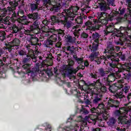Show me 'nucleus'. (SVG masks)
Wrapping results in <instances>:
<instances>
[{"instance_id": "35", "label": "nucleus", "mask_w": 131, "mask_h": 131, "mask_svg": "<svg viewBox=\"0 0 131 131\" xmlns=\"http://www.w3.org/2000/svg\"><path fill=\"white\" fill-rule=\"evenodd\" d=\"M5 63L3 62V60L0 59V78H5L6 76V73L2 72V69L4 68Z\"/></svg>"}, {"instance_id": "14", "label": "nucleus", "mask_w": 131, "mask_h": 131, "mask_svg": "<svg viewBox=\"0 0 131 131\" xmlns=\"http://www.w3.org/2000/svg\"><path fill=\"white\" fill-rule=\"evenodd\" d=\"M68 20L73 21L74 19H71L68 16L67 14H64V15H61V24L64 25V27L67 28V29H69V28H71L72 26V23L70 21H68Z\"/></svg>"}, {"instance_id": "29", "label": "nucleus", "mask_w": 131, "mask_h": 131, "mask_svg": "<svg viewBox=\"0 0 131 131\" xmlns=\"http://www.w3.org/2000/svg\"><path fill=\"white\" fill-rule=\"evenodd\" d=\"M80 27H81V26L78 25H76L75 26H74L73 27V29H75V32H74V35L75 37H77V38H78V36H79L78 34H79V31H81V29L78 28H80Z\"/></svg>"}, {"instance_id": "43", "label": "nucleus", "mask_w": 131, "mask_h": 131, "mask_svg": "<svg viewBox=\"0 0 131 131\" xmlns=\"http://www.w3.org/2000/svg\"><path fill=\"white\" fill-rule=\"evenodd\" d=\"M17 53L19 56H26L27 55L25 49H17Z\"/></svg>"}, {"instance_id": "49", "label": "nucleus", "mask_w": 131, "mask_h": 131, "mask_svg": "<svg viewBox=\"0 0 131 131\" xmlns=\"http://www.w3.org/2000/svg\"><path fill=\"white\" fill-rule=\"evenodd\" d=\"M6 32L5 31H1L0 32V40L3 41L6 39Z\"/></svg>"}, {"instance_id": "4", "label": "nucleus", "mask_w": 131, "mask_h": 131, "mask_svg": "<svg viewBox=\"0 0 131 131\" xmlns=\"http://www.w3.org/2000/svg\"><path fill=\"white\" fill-rule=\"evenodd\" d=\"M21 0H13L12 2H9V4L11 6L10 7H9L8 9L6 10V12L8 15H11L12 13V16L13 17H16L18 19L25 17L24 10L19 9L17 13H16V7L19 6Z\"/></svg>"}, {"instance_id": "45", "label": "nucleus", "mask_w": 131, "mask_h": 131, "mask_svg": "<svg viewBox=\"0 0 131 131\" xmlns=\"http://www.w3.org/2000/svg\"><path fill=\"white\" fill-rule=\"evenodd\" d=\"M75 23H77L78 25H82L83 23L82 18L80 16H78L77 19H75Z\"/></svg>"}, {"instance_id": "20", "label": "nucleus", "mask_w": 131, "mask_h": 131, "mask_svg": "<svg viewBox=\"0 0 131 131\" xmlns=\"http://www.w3.org/2000/svg\"><path fill=\"white\" fill-rule=\"evenodd\" d=\"M48 57L46 58V60H44L42 61V63L45 64V65H47V66H45L46 68H48V66H52L54 63V61H53V55L52 53L47 54Z\"/></svg>"}, {"instance_id": "60", "label": "nucleus", "mask_w": 131, "mask_h": 131, "mask_svg": "<svg viewBox=\"0 0 131 131\" xmlns=\"http://www.w3.org/2000/svg\"><path fill=\"white\" fill-rule=\"evenodd\" d=\"M54 73L56 75V76H58L59 75V71H58V69L57 68H54Z\"/></svg>"}, {"instance_id": "24", "label": "nucleus", "mask_w": 131, "mask_h": 131, "mask_svg": "<svg viewBox=\"0 0 131 131\" xmlns=\"http://www.w3.org/2000/svg\"><path fill=\"white\" fill-rule=\"evenodd\" d=\"M29 52L30 54H31V59L32 60L33 62H36V61H37L36 59V56H38V54H39V51L37 50V47H36V50L30 49ZM35 55L36 56H35Z\"/></svg>"}, {"instance_id": "52", "label": "nucleus", "mask_w": 131, "mask_h": 131, "mask_svg": "<svg viewBox=\"0 0 131 131\" xmlns=\"http://www.w3.org/2000/svg\"><path fill=\"white\" fill-rule=\"evenodd\" d=\"M116 54L117 55L115 54V55H114V56H111V59H113V58L115 59H118V58L117 57H120V56H122V55H123L122 52H120L118 53H117V52H116Z\"/></svg>"}, {"instance_id": "39", "label": "nucleus", "mask_w": 131, "mask_h": 131, "mask_svg": "<svg viewBox=\"0 0 131 131\" xmlns=\"http://www.w3.org/2000/svg\"><path fill=\"white\" fill-rule=\"evenodd\" d=\"M11 28L12 29L11 31L12 33H18L19 31H20L19 27H18L15 25H13Z\"/></svg>"}, {"instance_id": "51", "label": "nucleus", "mask_w": 131, "mask_h": 131, "mask_svg": "<svg viewBox=\"0 0 131 131\" xmlns=\"http://www.w3.org/2000/svg\"><path fill=\"white\" fill-rule=\"evenodd\" d=\"M31 32H32V31L30 29H24V34H25V35H30V36H31V35H32V34H31Z\"/></svg>"}, {"instance_id": "18", "label": "nucleus", "mask_w": 131, "mask_h": 131, "mask_svg": "<svg viewBox=\"0 0 131 131\" xmlns=\"http://www.w3.org/2000/svg\"><path fill=\"white\" fill-rule=\"evenodd\" d=\"M54 2L55 4L53 5L52 3V5L50 6V8L49 7V9H50L51 12H58L62 8V6H61L62 0H54Z\"/></svg>"}, {"instance_id": "34", "label": "nucleus", "mask_w": 131, "mask_h": 131, "mask_svg": "<svg viewBox=\"0 0 131 131\" xmlns=\"http://www.w3.org/2000/svg\"><path fill=\"white\" fill-rule=\"evenodd\" d=\"M21 42L20 41V40L17 38H14L12 41V43L14 47H15L16 50H19L20 48L19 46H20V43Z\"/></svg>"}, {"instance_id": "19", "label": "nucleus", "mask_w": 131, "mask_h": 131, "mask_svg": "<svg viewBox=\"0 0 131 131\" xmlns=\"http://www.w3.org/2000/svg\"><path fill=\"white\" fill-rule=\"evenodd\" d=\"M91 111L92 113H105L106 112V109L105 108V105L103 103H100L98 104V106L96 108L95 107H93L91 108Z\"/></svg>"}, {"instance_id": "15", "label": "nucleus", "mask_w": 131, "mask_h": 131, "mask_svg": "<svg viewBox=\"0 0 131 131\" xmlns=\"http://www.w3.org/2000/svg\"><path fill=\"white\" fill-rule=\"evenodd\" d=\"M62 13H63V14H61L59 16L53 15L51 17L50 19H49V23L51 25H55V24H60V23H61L62 15H64V12Z\"/></svg>"}, {"instance_id": "54", "label": "nucleus", "mask_w": 131, "mask_h": 131, "mask_svg": "<svg viewBox=\"0 0 131 131\" xmlns=\"http://www.w3.org/2000/svg\"><path fill=\"white\" fill-rule=\"evenodd\" d=\"M84 99H85V101H84L85 104H86V105H90V106L93 105V102L92 100H90V99H85V98H84Z\"/></svg>"}, {"instance_id": "10", "label": "nucleus", "mask_w": 131, "mask_h": 131, "mask_svg": "<svg viewBox=\"0 0 131 131\" xmlns=\"http://www.w3.org/2000/svg\"><path fill=\"white\" fill-rule=\"evenodd\" d=\"M28 41L30 42V45L31 46H34V50H36V48H37V50H38V47L41 46V43H38L39 39L34 35L32 34L31 36L27 38Z\"/></svg>"}, {"instance_id": "61", "label": "nucleus", "mask_w": 131, "mask_h": 131, "mask_svg": "<svg viewBox=\"0 0 131 131\" xmlns=\"http://www.w3.org/2000/svg\"><path fill=\"white\" fill-rule=\"evenodd\" d=\"M71 91L72 92V93L73 94V93H74V92H75L76 93V95H77V94H80V92L79 91H78V90H77V89L75 88V89H72L71 90Z\"/></svg>"}, {"instance_id": "22", "label": "nucleus", "mask_w": 131, "mask_h": 131, "mask_svg": "<svg viewBox=\"0 0 131 131\" xmlns=\"http://www.w3.org/2000/svg\"><path fill=\"white\" fill-rule=\"evenodd\" d=\"M35 3L30 4V9L31 12L34 13L36 11H39V8H38V5L40 2L39 0H36Z\"/></svg>"}, {"instance_id": "26", "label": "nucleus", "mask_w": 131, "mask_h": 131, "mask_svg": "<svg viewBox=\"0 0 131 131\" xmlns=\"http://www.w3.org/2000/svg\"><path fill=\"white\" fill-rule=\"evenodd\" d=\"M102 98H103V95L99 93L97 94L94 99L92 101V105H96V104H98L100 101H102Z\"/></svg>"}, {"instance_id": "11", "label": "nucleus", "mask_w": 131, "mask_h": 131, "mask_svg": "<svg viewBox=\"0 0 131 131\" xmlns=\"http://www.w3.org/2000/svg\"><path fill=\"white\" fill-rule=\"evenodd\" d=\"M40 24V23L38 20L33 21V24L30 25L31 31L35 34H39V33H40V29L39 28Z\"/></svg>"}, {"instance_id": "28", "label": "nucleus", "mask_w": 131, "mask_h": 131, "mask_svg": "<svg viewBox=\"0 0 131 131\" xmlns=\"http://www.w3.org/2000/svg\"><path fill=\"white\" fill-rule=\"evenodd\" d=\"M99 43L100 42H95L93 43L92 45H89V49H90L91 51H98V48H99Z\"/></svg>"}, {"instance_id": "12", "label": "nucleus", "mask_w": 131, "mask_h": 131, "mask_svg": "<svg viewBox=\"0 0 131 131\" xmlns=\"http://www.w3.org/2000/svg\"><path fill=\"white\" fill-rule=\"evenodd\" d=\"M116 77H115V74L112 73L107 75V77H104L102 80V82L104 85H109V84L112 83L113 81H115Z\"/></svg>"}, {"instance_id": "27", "label": "nucleus", "mask_w": 131, "mask_h": 131, "mask_svg": "<svg viewBox=\"0 0 131 131\" xmlns=\"http://www.w3.org/2000/svg\"><path fill=\"white\" fill-rule=\"evenodd\" d=\"M26 57L24 58L23 59V63L24 65H25V64H30L28 63L31 61V53H29L28 54H27Z\"/></svg>"}, {"instance_id": "46", "label": "nucleus", "mask_w": 131, "mask_h": 131, "mask_svg": "<svg viewBox=\"0 0 131 131\" xmlns=\"http://www.w3.org/2000/svg\"><path fill=\"white\" fill-rule=\"evenodd\" d=\"M81 114H83L84 115H86L89 114V112L88 110L83 107V105L81 106V109H80Z\"/></svg>"}, {"instance_id": "16", "label": "nucleus", "mask_w": 131, "mask_h": 131, "mask_svg": "<svg viewBox=\"0 0 131 131\" xmlns=\"http://www.w3.org/2000/svg\"><path fill=\"white\" fill-rule=\"evenodd\" d=\"M97 4L99 7V9L101 12L105 13L107 10H110V6L107 4V2L104 0H98Z\"/></svg>"}, {"instance_id": "57", "label": "nucleus", "mask_w": 131, "mask_h": 131, "mask_svg": "<svg viewBox=\"0 0 131 131\" xmlns=\"http://www.w3.org/2000/svg\"><path fill=\"white\" fill-rule=\"evenodd\" d=\"M5 52L6 49L0 48V58L3 56V55H4V54H5Z\"/></svg>"}, {"instance_id": "21", "label": "nucleus", "mask_w": 131, "mask_h": 131, "mask_svg": "<svg viewBox=\"0 0 131 131\" xmlns=\"http://www.w3.org/2000/svg\"><path fill=\"white\" fill-rule=\"evenodd\" d=\"M126 10V9L125 8H123L122 9L121 8H120V9H119V12L116 11H115L114 12H112L111 13V16H113L114 19H116V17H117V16H119V15H120V16H123V15L125 14Z\"/></svg>"}, {"instance_id": "38", "label": "nucleus", "mask_w": 131, "mask_h": 131, "mask_svg": "<svg viewBox=\"0 0 131 131\" xmlns=\"http://www.w3.org/2000/svg\"><path fill=\"white\" fill-rule=\"evenodd\" d=\"M107 90H108V86L107 85H105L103 83V85L102 86V85H101V87L100 89L99 90V94H102L101 93L105 94V93L107 92Z\"/></svg>"}, {"instance_id": "17", "label": "nucleus", "mask_w": 131, "mask_h": 131, "mask_svg": "<svg viewBox=\"0 0 131 131\" xmlns=\"http://www.w3.org/2000/svg\"><path fill=\"white\" fill-rule=\"evenodd\" d=\"M59 41L58 39H57V35H51L49 39L46 40L45 42V46L46 48H50L54 45V42H57Z\"/></svg>"}, {"instance_id": "3", "label": "nucleus", "mask_w": 131, "mask_h": 131, "mask_svg": "<svg viewBox=\"0 0 131 131\" xmlns=\"http://www.w3.org/2000/svg\"><path fill=\"white\" fill-rule=\"evenodd\" d=\"M108 90H109L111 93H113V94H115V96L117 99H122L124 95H123V93L124 94H126L128 93V91H129V86H125L123 88L122 85H120L118 83L112 84L111 83L109 85H106Z\"/></svg>"}, {"instance_id": "33", "label": "nucleus", "mask_w": 131, "mask_h": 131, "mask_svg": "<svg viewBox=\"0 0 131 131\" xmlns=\"http://www.w3.org/2000/svg\"><path fill=\"white\" fill-rule=\"evenodd\" d=\"M100 34L97 32H95L92 34V38L95 42H100Z\"/></svg>"}, {"instance_id": "56", "label": "nucleus", "mask_w": 131, "mask_h": 131, "mask_svg": "<svg viewBox=\"0 0 131 131\" xmlns=\"http://www.w3.org/2000/svg\"><path fill=\"white\" fill-rule=\"evenodd\" d=\"M81 38H88V37H89V34H88L86 33L83 32L81 34Z\"/></svg>"}, {"instance_id": "9", "label": "nucleus", "mask_w": 131, "mask_h": 131, "mask_svg": "<svg viewBox=\"0 0 131 131\" xmlns=\"http://www.w3.org/2000/svg\"><path fill=\"white\" fill-rule=\"evenodd\" d=\"M104 54H105L106 61L110 60L112 56H114L115 54L116 56H117V54L115 53V46L112 44H109L106 49L104 50Z\"/></svg>"}, {"instance_id": "7", "label": "nucleus", "mask_w": 131, "mask_h": 131, "mask_svg": "<svg viewBox=\"0 0 131 131\" xmlns=\"http://www.w3.org/2000/svg\"><path fill=\"white\" fill-rule=\"evenodd\" d=\"M78 10H79V7L76 4L74 6H71L68 9H64L63 13L65 15H67L71 20H74L75 16L78 15Z\"/></svg>"}, {"instance_id": "23", "label": "nucleus", "mask_w": 131, "mask_h": 131, "mask_svg": "<svg viewBox=\"0 0 131 131\" xmlns=\"http://www.w3.org/2000/svg\"><path fill=\"white\" fill-rule=\"evenodd\" d=\"M108 105L110 107H114L116 109H118L119 108V105H120V102L118 100L110 99L108 101Z\"/></svg>"}, {"instance_id": "40", "label": "nucleus", "mask_w": 131, "mask_h": 131, "mask_svg": "<svg viewBox=\"0 0 131 131\" xmlns=\"http://www.w3.org/2000/svg\"><path fill=\"white\" fill-rule=\"evenodd\" d=\"M116 119L115 118L112 117L109 120L108 125L110 126H113L116 123Z\"/></svg>"}, {"instance_id": "55", "label": "nucleus", "mask_w": 131, "mask_h": 131, "mask_svg": "<svg viewBox=\"0 0 131 131\" xmlns=\"http://www.w3.org/2000/svg\"><path fill=\"white\" fill-rule=\"evenodd\" d=\"M91 119L92 121V123H93V124H96V123H97V120H98V116H95L93 118L91 117Z\"/></svg>"}, {"instance_id": "32", "label": "nucleus", "mask_w": 131, "mask_h": 131, "mask_svg": "<svg viewBox=\"0 0 131 131\" xmlns=\"http://www.w3.org/2000/svg\"><path fill=\"white\" fill-rule=\"evenodd\" d=\"M64 37L67 42H69V43H74V42H75V39H76L74 37L73 38L72 36H70V35H65Z\"/></svg>"}, {"instance_id": "58", "label": "nucleus", "mask_w": 131, "mask_h": 131, "mask_svg": "<svg viewBox=\"0 0 131 131\" xmlns=\"http://www.w3.org/2000/svg\"><path fill=\"white\" fill-rule=\"evenodd\" d=\"M15 48H16L15 46H14L12 45L11 48V51H9V52L11 54V57H14V54L12 53V52H14V51H15V49L16 50Z\"/></svg>"}, {"instance_id": "2", "label": "nucleus", "mask_w": 131, "mask_h": 131, "mask_svg": "<svg viewBox=\"0 0 131 131\" xmlns=\"http://www.w3.org/2000/svg\"><path fill=\"white\" fill-rule=\"evenodd\" d=\"M46 66H48V64H43L42 62L36 63V67L32 68L30 64H25L23 66V68L25 70L24 72L25 74L30 75L31 77H34L36 74V72H41V75H43L44 73H46L50 77V76H53L54 74L51 69H43L42 72L40 71L39 68H47Z\"/></svg>"}, {"instance_id": "63", "label": "nucleus", "mask_w": 131, "mask_h": 131, "mask_svg": "<svg viewBox=\"0 0 131 131\" xmlns=\"http://www.w3.org/2000/svg\"><path fill=\"white\" fill-rule=\"evenodd\" d=\"M91 1L92 0H83V5H85V6H88V5H89V4H90V3Z\"/></svg>"}, {"instance_id": "47", "label": "nucleus", "mask_w": 131, "mask_h": 131, "mask_svg": "<svg viewBox=\"0 0 131 131\" xmlns=\"http://www.w3.org/2000/svg\"><path fill=\"white\" fill-rule=\"evenodd\" d=\"M98 72L99 74V75L101 76V77H104L106 75V72H105V70H104V69L100 68L98 70Z\"/></svg>"}, {"instance_id": "62", "label": "nucleus", "mask_w": 131, "mask_h": 131, "mask_svg": "<svg viewBox=\"0 0 131 131\" xmlns=\"http://www.w3.org/2000/svg\"><path fill=\"white\" fill-rule=\"evenodd\" d=\"M85 25L86 26H92L93 25V22L90 21V20H88L85 23Z\"/></svg>"}, {"instance_id": "44", "label": "nucleus", "mask_w": 131, "mask_h": 131, "mask_svg": "<svg viewBox=\"0 0 131 131\" xmlns=\"http://www.w3.org/2000/svg\"><path fill=\"white\" fill-rule=\"evenodd\" d=\"M45 7H51L52 6V2L50 0H42Z\"/></svg>"}, {"instance_id": "8", "label": "nucleus", "mask_w": 131, "mask_h": 131, "mask_svg": "<svg viewBox=\"0 0 131 131\" xmlns=\"http://www.w3.org/2000/svg\"><path fill=\"white\" fill-rule=\"evenodd\" d=\"M89 58L92 61H95L99 65L103 61V63L106 64V56H102L100 57V52L98 51H91Z\"/></svg>"}, {"instance_id": "48", "label": "nucleus", "mask_w": 131, "mask_h": 131, "mask_svg": "<svg viewBox=\"0 0 131 131\" xmlns=\"http://www.w3.org/2000/svg\"><path fill=\"white\" fill-rule=\"evenodd\" d=\"M5 46H6L5 47V50H8V52H11V50H12L11 48L13 45L11 44L10 42L5 43Z\"/></svg>"}, {"instance_id": "36", "label": "nucleus", "mask_w": 131, "mask_h": 131, "mask_svg": "<svg viewBox=\"0 0 131 131\" xmlns=\"http://www.w3.org/2000/svg\"><path fill=\"white\" fill-rule=\"evenodd\" d=\"M18 19L19 20V22H20L21 24H23L24 25H28L29 21H28V20L27 19V17L26 16H24L23 17H20Z\"/></svg>"}, {"instance_id": "41", "label": "nucleus", "mask_w": 131, "mask_h": 131, "mask_svg": "<svg viewBox=\"0 0 131 131\" xmlns=\"http://www.w3.org/2000/svg\"><path fill=\"white\" fill-rule=\"evenodd\" d=\"M95 85H102V83L100 82V79L97 80L95 83L90 84L88 86H92V89H93L95 88Z\"/></svg>"}, {"instance_id": "13", "label": "nucleus", "mask_w": 131, "mask_h": 131, "mask_svg": "<svg viewBox=\"0 0 131 131\" xmlns=\"http://www.w3.org/2000/svg\"><path fill=\"white\" fill-rule=\"evenodd\" d=\"M115 32L120 33L121 36H125V37H129L130 38L131 36V28L124 27H123L122 30L119 31L117 29V31L115 30Z\"/></svg>"}, {"instance_id": "31", "label": "nucleus", "mask_w": 131, "mask_h": 131, "mask_svg": "<svg viewBox=\"0 0 131 131\" xmlns=\"http://www.w3.org/2000/svg\"><path fill=\"white\" fill-rule=\"evenodd\" d=\"M110 60L112 61V63H110V66L112 67V68H115L117 66L116 63H118V62H119V58H113L112 59L110 58ZM115 62H116V63H115Z\"/></svg>"}, {"instance_id": "42", "label": "nucleus", "mask_w": 131, "mask_h": 131, "mask_svg": "<svg viewBox=\"0 0 131 131\" xmlns=\"http://www.w3.org/2000/svg\"><path fill=\"white\" fill-rule=\"evenodd\" d=\"M0 23H4L6 25H9L10 24V21L9 20V17H6L4 19L2 18L0 20Z\"/></svg>"}, {"instance_id": "1", "label": "nucleus", "mask_w": 131, "mask_h": 131, "mask_svg": "<svg viewBox=\"0 0 131 131\" xmlns=\"http://www.w3.org/2000/svg\"><path fill=\"white\" fill-rule=\"evenodd\" d=\"M97 18H98V20L93 19L95 25L89 27L90 30H92V31L99 30L100 27H102L104 25L108 33H115V30L117 31V29L115 28L114 23H111L107 25L109 21H112L114 19L113 15H111V13L108 14L106 12H98Z\"/></svg>"}, {"instance_id": "64", "label": "nucleus", "mask_w": 131, "mask_h": 131, "mask_svg": "<svg viewBox=\"0 0 131 131\" xmlns=\"http://www.w3.org/2000/svg\"><path fill=\"white\" fill-rule=\"evenodd\" d=\"M119 58L122 60V61H125V55L124 54H123L122 55H121L119 57Z\"/></svg>"}, {"instance_id": "30", "label": "nucleus", "mask_w": 131, "mask_h": 131, "mask_svg": "<svg viewBox=\"0 0 131 131\" xmlns=\"http://www.w3.org/2000/svg\"><path fill=\"white\" fill-rule=\"evenodd\" d=\"M28 17L29 19H32L33 21H36V20H38V12L29 14Z\"/></svg>"}, {"instance_id": "25", "label": "nucleus", "mask_w": 131, "mask_h": 131, "mask_svg": "<svg viewBox=\"0 0 131 131\" xmlns=\"http://www.w3.org/2000/svg\"><path fill=\"white\" fill-rule=\"evenodd\" d=\"M126 5L128 6V9L129 13H125L124 15V18L125 19H129L131 17V0H126Z\"/></svg>"}, {"instance_id": "53", "label": "nucleus", "mask_w": 131, "mask_h": 131, "mask_svg": "<svg viewBox=\"0 0 131 131\" xmlns=\"http://www.w3.org/2000/svg\"><path fill=\"white\" fill-rule=\"evenodd\" d=\"M42 24L45 25V26H47L48 27V28L51 26V24L50 23V19L49 20H44L42 21Z\"/></svg>"}, {"instance_id": "37", "label": "nucleus", "mask_w": 131, "mask_h": 131, "mask_svg": "<svg viewBox=\"0 0 131 131\" xmlns=\"http://www.w3.org/2000/svg\"><path fill=\"white\" fill-rule=\"evenodd\" d=\"M73 57L78 64H83V58L82 57L78 58L76 55H73Z\"/></svg>"}, {"instance_id": "50", "label": "nucleus", "mask_w": 131, "mask_h": 131, "mask_svg": "<svg viewBox=\"0 0 131 131\" xmlns=\"http://www.w3.org/2000/svg\"><path fill=\"white\" fill-rule=\"evenodd\" d=\"M84 127H88V121L85 120H83L82 125L81 126V129L80 130L82 131L83 128H84Z\"/></svg>"}, {"instance_id": "5", "label": "nucleus", "mask_w": 131, "mask_h": 131, "mask_svg": "<svg viewBox=\"0 0 131 131\" xmlns=\"http://www.w3.org/2000/svg\"><path fill=\"white\" fill-rule=\"evenodd\" d=\"M79 65L76 69L70 68V67H68V66L66 65L64 69L61 71V75L64 78L68 76L70 79H71V78L75 79V76L73 75V74H76L78 70H80V69L81 70L85 69V67L82 64H79Z\"/></svg>"}, {"instance_id": "6", "label": "nucleus", "mask_w": 131, "mask_h": 131, "mask_svg": "<svg viewBox=\"0 0 131 131\" xmlns=\"http://www.w3.org/2000/svg\"><path fill=\"white\" fill-rule=\"evenodd\" d=\"M49 32L52 33V35H56L57 39H58V41L55 45V47L56 48H60L62 45L61 40H62V37L65 35V30L60 29L55 30V29L50 28L49 29Z\"/></svg>"}, {"instance_id": "59", "label": "nucleus", "mask_w": 131, "mask_h": 131, "mask_svg": "<svg viewBox=\"0 0 131 131\" xmlns=\"http://www.w3.org/2000/svg\"><path fill=\"white\" fill-rule=\"evenodd\" d=\"M90 75H91L92 78H94L95 79H97V78H98V76L95 73H91L90 74Z\"/></svg>"}]
</instances>
